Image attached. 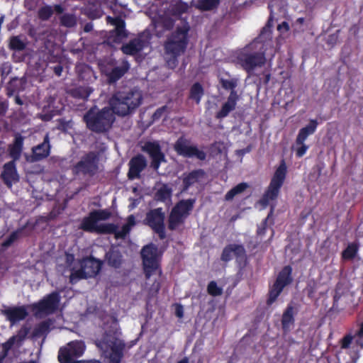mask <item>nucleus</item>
<instances>
[{
  "label": "nucleus",
  "mask_w": 363,
  "mask_h": 363,
  "mask_svg": "<svg viewBox=\"0 0 363 363\" xmlns=\"http://www.w3.org/2000/svg\"><path fill=\"white\" fill-rule=\"evenodd\" d=\"M195 203V199H182L178 201L172 209L186 218L192 211Z\"/></svg>",
  "instance_id": "nucleus-27"
},
{
  "label": "nucleus",
  "mask_w": 363,
  "mask_h": 363,
  "mask_svg": "<svg viewBox=\"0 0 363 363\" xmlns=\"http://www.w3.org/2000/svg\"><path fill=\"white\" fill-rule=\"evenodd\" d=\"M143 95L138 89L116 91L109 99L110 108L114 115L126 116L132 114L140 106Z\"/></svg>",
  "instance_id": "nucleus-3"
},
{
  "label": "nucleus",
  "mask_w": 363,
  "mask_h": 363,
  "mask_svg": "<svg viewBox=\"0 0 363 363\" xmlns=\"http://www.w3.org/2000/svg\"><path fill=\"white\" fill-rule=\"evenodd\" d=\"M130 69V64L123 60L121 66L113 67L107 74L109 83L113 84L121 79Z\"/></svg>",
  "instance_id": "nucleus-25"
},
{
  "label": "nucleus",
  "mask_w": 363,
  "mask_h": 363,
  "mask_svg": "<svg viewBox=\"0 0 363 363\" xmlns=\"http://www.w3.org/2000/svg\"><path fill=\"white\" fill-rule=\"evenodd\" d=\"M74 261V256L72 254H67L66 255V264L67 266L70 267L73 262Z\"/></svg>",
  "instance_id": "nucleus-62"
},
{
  "label": "nucleus",
  "mask_w": 363,
  "mask_h": 363,
  "mask_svg": "<svg viewBox=\"0 0 363 363\" xmlns=\"http://www.w3.org/2000/svg\"><path fill=\"white\" fill-rule=\"evenodd\" d=\"M50 323L48 320L42 321L36 325L33 331V336L40 337L43 334L48 333L50 330Z\"/></svg>",
  "instance_id": "nucleus-46"
},
{
  "label": "nucleus",
  "mask_w": 363,
  "mask_h": 363,
  "mask_svg": "<svg viewBox=\"0 0 363 363\" xmlns=\"http://www.w3.org/2000/svg\"><path fill=\"white\" fill-rule=\"evenodd\" d=\"M206 172L202 169H194L189 172H185L182 174V186L180 191L181 194L186 193L189 189L199 182L204 178Z\"/></svg>",
  "instance_id": "nucleus-16"
},
{
  "label": "nucleus",
  "mask_w": 363,
  "mask_h": 363,
  "mask_svg": "<svg viewBox=\"0 0 363 363\" xmlns=\"http://www.w3.org/2000/svg\"><path fill=\"white\" fill-rule=\"evenodd\" d=\"M172 191L167 184H163L155 193V200L161 202H165L172 197Z\"/></svg>",
  "instance_id": "nucleus-42"
},
{
  "label": "nucleus",
  "mask_w": 363,
  "mask_h": 363,
  "mask_svg": "<svg viewBox=\"0 0 363 363\" xmlns=\"http://www.w3.org/2000/svg\"><path fill=\"white\" fill-rule=\"evenodd\" d=\"M295 315L294 307L292 304H288L282 313L281 319V329L284 334H288L293 329L295 323Z\"/></svg>",
  "instance_id": "nucleus-22"
},
{
  "label": "nucleus",
  "mask_w": 363,
  "mask_h": 363,
  "mask_svg": "<svg viewBox=\"0 0 363 363\" xmlns=\"http://www.w3.org/2000/svg\"><path fill=\"white\" fill-rule=\"evenodd\" d=\"M247 187L248 184L245 182L238 184L226 193L225 199L226 201L233 200L236 195L242 193Z\"/></svg>",
  "instance_id": "nucleus-43"
},
{
  "label": "nucleus",
  "mask_w": 363,
  "mask_h": 363,
  "mask_svg": "<svg viewBox=\"0 0 363 363\" xmlns=\"http://www.w3.org/2000/svg\"><path fill=\"white\" fill-rule=\"evenodd\" d=\"M127 37L128 33L126 30H121L119 33L117 32V30H111L109 31L104 43L111 47H114L116 44H120L122 40Z\"/></svg>",
  "instance_id": "nucleus-31"
},
{
  "label": "nucleus",
  "mask_w": 363,
  "mask_h": 363,
  "mask_svg": "<svg viewBox=\"0 0 363 363\" xmlns=\"http://www.w3.org/2000/svg\"><path fill=\"white\" fill-rule=\"evenodd\" d=\"M50 138L47 133L44 137L43 143L32 147L31 155L27 158V160L30 162L41 161L50 155Z\"/></svg>",
  "instance_id": "nucleus-15"
},
{
  "label": "nucleus",
  "mask_w": 363,
  "mask_h": 363,
  "mask_svg": "<svg viewBox=\"0 0 363 363\" xmlns=\"http://www.w3.org/2000/svg\"><path fill=\"white\" fill-rule=\"evenodd\" d=\"M1 313L12 324L24 320L28 315L25 306L8 307L2 310Z\"/></svg>",
  "instance_id": "nucleus-19"
},
{
  "label": "nucleus",
  "mask_w": 363,
  "mask_h": 363,
  "mask_svg": "<svg viewBox=\"0 0 363 363\" xmlns=\"http://www.w3.org/2000/svg\"><path fill=\"white\" fill-rule=\"evenodd\" d=\"M175 9L179 13H182L187 11L188 5L186 3L180 4L177 5Z\"/></svg>",
  "instance_id": "nucleus-60"
},
{
  "label": "nucleus",
  "mask_w": 363,
  "mask_h": 363,
  "mask_svg": "<svg viewBox=\"0 0 363 363\" xmlns=\"http://www.w3.org/2000/svg\"><path fill=\"white\" fill-rule=\"evenodd\" d=\"M118 226L114 223H103L98 226V234H113L115 235Z\"/></svg>",
  "instance_id": "nucleus-47"
},
{
  "label": "nucleus",
  "mask_w": 363,
  "mask_h": 363,
  "mask_svg": "<svg viewBox=\"0 0 363 363\" xmlns=\"http://www.w3.org/2000/svg\"><path fill=\"white\" fill-rule=\"evenodd\" d=\"M79 264H82L89 278L94 277L101 271L102 262L93 257H84L79 260Z\"/></svg>",
  "instance_id": "nucleus-21"
},
{
  "label": "nucleus",
  "mask_w": 363,
  "mask_h": 363,
  "mask_svg": "<svg viewBox=\"0 0 363 363\" xmlns=\"http://www.w3.org/2000/svg\"><path fill=\"white\" fill-rule=\"evenodd\" d=\"M175 315L177 317L181 318L184 316V308L181 304H177L175 309Z\"/></svg>",
  "instance_id": "nucleus-59"
},
{
  "label": "nucleus",
  "mask_w": 363,
  "mask_h": 363,
  "mask_svg": "<svg viewBox=\"0 0 363 363\" xmlns=\"http://www.w3.org/2000/svg\"><path fill=\"white\" fill-rule=\"evenodd\" d=\"M318 125V121L315 119L310 120L309 123L306 126L299 130L296 139V144H302L304 143L310 135L315 132Z\"/></svg>",
  "instance_id": "nucleus-28"
},
{
  "label": "nucleus",
  "mask_w": 363,
  "mask_h": 363,
  "mask_svg": "<svg viewBox=\"0 0 363 363\" xmlns=\"http://www.w3.org/2000/svg\"><path fill=\"white\" fill-rule=\"evenodd\" d=\"M53 71L57 76L60 77L63 71V67L62 65H57L53 67Z\"/></svg>",
  "instance_id": "nucleus-63"
},
{
  "label": "nucleus",
  "mask_w": 363,
  "mask_h": 363,
  "mask_svg": "<svg viewBox=\"0 0 363 363\" xmlns=\"http://www.w3.org/2000/svg\"><path fill=\"white\" fill-rule=\"evenodd\" d=\"M84 14L91 20L98 19L101 17V10L96 6H89L85 9Z\"/></svg>",
  "instance_id": "nucleus-48"
},
{
  "label": "nucleus",
  "mask_w": 363,
  "mask_h": 363,
  "mask_svg": "<svg viewBox=\"0 0 363 363\" xmlns=\"http://www.w3.org/2000/svg\"><path fill=\"white\" fill-rule=\"evenodd\" d=\"M235 256L238 262L245 261L247 258L246 250L242 245L228 244L223 250L220 259L228 262Z\"/></svg>",
  "instance_id": "nucleus-14"
},
{
  "label": "nucleus",
  "mask_w": 363,
  "mask_h": 363,
  "mask_svg": "<svg viewBox=\"0 0 363 363\" xmlns=\"http://www.w3.org/2000/svg\"><path fill=\"white\" fill-rule=\"evenodd\" d=\"M237 61L242 69L251 75L255 69L260 68L265 65V52L257 50L256 44L250 43L238 53Z\"/></svg>",
  "instance_id": "nucleus-5"
},
{
  "label": "nucleus",
  "mask_w": 363,
  "mask_h": 363,
  "mask_svg": "<svg viewBox=\"0 0 363 363\" xmlns=\"http://www.w3.org/2000/svg\"><path fill=\"white\" fill-rule=\"evenodd\" d=\"M98 162L99 156L97 153L93 151L89 152L73 166L72 168V173L74 175L82 174L94 176L99 169Z\"/></svg>",
  "instance_id": "nucleus-9"
},
{
  "label": "nucleus",
  "mask_w": 363,
  "mask_h": 363,
  "mask_svg": "<svg viewBox=\"0 0 363 363\" xmlns=\"http://www.w3.org/2000/svg\"><path fill=\"white\" fill-rule=\"evenodd\" d=\"M54 116L55 114L52 112H50L41 114L40 118L42 121L48 122L51 121Z\"/></svg>",
  "instance_id": "nucleus-58"
},
{
  "label": "nucleus",
  "mask_w": 363,
  "mask_h": 363,
  "mask_svg": "<svg viewBox=\"0 0 363 363\" xmlns=\"http://www.w3.org/2000/svg\"><path fill=\"white\" fill-rule=\"evenodd\" d=\"M354 337H363V322L360 324L359 329L355 333Z\"/></svg>",
  "instance_id": "nucleus-64"
},
{
  "label": "nucleus",
  "mask_w": 363,
  "mask_h": 363,
  "mask_svg": "<svg viewBox=\"0 0 363 363\" xmlns=\"http://www.w3.org/2000/svg\"><path fill=\"white\" fill-rule=\"evenodd\" d=\"M8 110V103L6 101L0 102V116H4Z\"/></svg>",
  "instance_id": "nucleus-61"
},
{
  "label": "nucleus",
  "mask_w": 363,
  "mask_h": 363,
  "mask_svg": "<svg viewBox=\"0 0 363 363\" xmlns=\"http://www.w3.org/2000/svg\"><path fill=\"white\" fill-rule=\"evenodd\" d=\"M28 330H26L24 334L22 337L18 335H13L10 338L8 339L7 341L2 343L1 347L2 350L0 352V363L3 362V360L8 356L9 351L11 350L13 346L15 345L16 341H21L25 336L27 335Z\"/></svg>",
  "instance_id": "nucleus-30"
},
{
  "label": "nucleus",
  "mask_w": 363,
  "mask_h": 363,
  "mask_svg": "<svg viewBox=\"0 0 363 363\" xmlns=\"http://www.w3.org/2000/svg\"><path fill=\"white\" fill-rule=\"evenodd\" d=\"M240 96H234V94H229L227 101L222 105L221 108L216 114V118L222 119L227 117L229 113L236 108Z\"/></svg>",
  "instance_id": "nucleus-24"
},
{
  "label": "nucleus",
  "mask_w": 363,
  "mask_h": 363,
  "mask_svg": "<svg viewBox=\"0 0 363 363\" xmlns=\"http://www.w3.org/2000/svg\"><path fill=\"white\" fill-rule=\"evenodd\" d=\"M283 290V288L274 283L268 291L267 299L266 301L267 305L269 306H272L277 301Z\"/></svg>",
  "instance_id": "nucleus-41"
},
{
  "label": "nucleus",
  "mask_w": 363,
  "mask_h": 363,
  "mask_svg": "<svg viewBox=\"0 0 363 363\" xmlns=\"http://www.w3.org/2000/svg\"><path fill=\"white\" fill-rule=\"evenodd\" d=\"M53 14V9L51 6L46 5L39 9L38 16L41 21H48Z\"/></svg>",
  "instance_id": "nucleus-49"
},
{
  "label": "nucleus",
  "mask_w": 363,
  "mask_h": 363,
  "mask_svg": "<svg viewBox=\"0 0 363 363\" xmlns=\"http://www.w3.org/2000/svg\"><path fill=\"white\" fill-rule=\"evenodd\" d=\"M293 282L292 267L290 265L284 266L278 273L274 284L284 289Z\"/></svg>",
  "instance_id": "nucleus-26"
},
{
  "label": "nucleus",
  "mask_w": 363,
  "mask_h": 363,
  "mask_svg": "<svg viewBox=\"0 0 363 363\" xmlns=\"http://www.w3.org/2000/svg\"><path fill=\"white\" fill-rule=\"evenodd\" d=\"M86 350L83 340H75L69 342L59 349L57 359L60 363H74L82 357Z\"/></svg>",
  "instance_id": "nucleus-8"
},
{
  "label": "nucleus",
  "mask_w": 363,
  "mask_h": 363,
  "mask_svg": "<svg viewBox=\"0 0 363 363\" xmlns=\"http://www.w3.org/2000/svg\"><path fill=\"white\" fill-rule=\"evenodd\" d=\"M147 45V41L142 38H135L122 45L123 54L134 56L140 52Z\"/></svg>",
  "instance_id": "nucleus-20"
},
{
  "label": "nucleus",
  "mask_w": 363,
  "mask_h": 363,
  "mask_svg": "<svg viewBox=\"0 0 363 363\" xmlns=\"http://www.w3.org/2000/svg\"><path fill=\"white\" fill-rule=\"evenodd\" d=\"M111 216V213L108 209L93 210L82 219L79 228L88 233H97V223L99 220H108Z\"/></svg>",
  "instance_id": "nucleus-13"
},
{
  "label": "nucleus",
  "mask_w": 363,
  "mask_h": 363,
  "mask_svg": "<svg viewBox=\"0 0 363 363\" xmlns=\"http://www.w3.org/2000/svg\"><path fill=\"white\" fill-rule=\"evenodd\" d=\"M106 21L108 23L114 26L115 28L113 30H117V32L119 33L121 30H126L125 21L120 16L111 17L108 16L106 17Z\"/></svg>",
  "instance_id": "nucleus-44"
},
{
  "label": "nucleus",
  "mask_w": 363,
  "mask_h": 363,
  "mask_svg": "<svg viewBox=\"0 0 363 363\" xmlns=\"http://www.w3.org/2000/svg\"><path fill=\"white\" fill-rule=\"evenodd\" d=\"M165 214L162 208L150 210L145 216L144 223L158 235L160 239L166 238L164 226Z\"/></svg>",
  "instance_id": "nucleus-12"
},
{
  "label": "nucleus",
  "mask_w": 363,
  "mask_h": 363,
  "mask_svg": "<svg viewBox=\"0 0 363 363\" xmlns=\"http://www.w3.org/2000/svg\"><path fill=\"white\" fill-rule=\"evenodd\" d=\"M140 257L145 279H150L155 274L161 275L162 271L160 266V256L157 245L150 243L143 246L140 252Z\"/></svg>",
  "instance_id": "nucleus-6"
},
{
  "label": "nucleus",
  "mask_w": 363,
  "mask_h": 363,
  "mask_svg": "<svg viewBox=\"0 0 363 363\" xmlns=\"http://www.w3.org/2000/svg\"><path fill=\"white\" fill-rule=\"evenodd\" d=\"M186 218L172 208L168 218V228L174 230L183 224Z\"/></svg>",
  "instance_id": "nucleus-34"
},
{
  "label": "nucleus",
  "mask_w": 363,
  "mask_h": 363,
  "mask_svg": "<svg viewBox=\"0 0 363 363\" xmlns=\"http://www.w3.org/2000/svg\"><path fill=\"white\" fill-rule=\"evenodd\" d=\"M207 292L212 296H219L223 294V289L217 285L216 281H211L207 286Z\"/></svg>",
  "instance_id": "nucleus-50"
},
{
  "label": "nucleus",
  "mask_w": 363,
  "mask_h": 363,
  "mask_svg": "<svg viewBox=\"0 0 363 363\" xmlns=\"http://www.w3.org/2000/svg\"><path fill=\"white\" fill-rule=\"evenodd\" d=\"M116 117L109 107L101 109L96 106L89 108L83 116L86 128L96 133H105L110 130L115 122Z\"/></svg>",
  "instance_id": "nucleus-4"
},
{
  "label": "nucleus",
  "mask_w": 363,
  "mask_h": 363,
  "mask_svg": "<svg viewBox=\"0 0 363 363\" xmlns=\"http://www.w3.org/2000/svg\"><path fill=\"white\" fill-rule=\"evenodd\" d=\"M61 26L66 28H72L77 24V19L74 14L65 13L60 18Z\"/></svg>",
  "instance_id": "nucleus-45"
},
{
  "label": "nucleus",
  "mask_w": 363,
  "mask_h": 363,
  "mask_svg": "<svg viewBox=\"0 0 363 363\" xmlns=\"http://www.w3.org/2000/svg\"><path fill=\"white\" fill-rule=\"evenodd\" d=\"M130 230V228L128 224H125L122 226L121 229L118 230H116V233L115 234V238L116 239H123L126 237V235L129 233Z\"/></svg>",
  "instance_id": "nucleus-52"
},
{
  "label": "nucleus",
  "mask_w": 363,
  "mask_h": 363,
  "mask_svg": "<svg viewBox=\"0 0 363 363\" xmlns=\"http://www.w3.org/2000/svg\"><path fill=\"white\" fill-rule=\"evenodd\" d=\"M91 93L89 86H78L70 90V95L79 99L86 100Z\"/></svg>",
  "instance_id": "nucleus-40"
},
{
  "label": "nucleus",
  "mask_w": 363,
  "mask_h": 363,
  "mask_svg": "<svg viewBox=\"0 0 363 363\" xmlns=\"http://www.w3.org/2000/svg\"><path fill=\"white\" fill-rule=\"evenodd\" d=\"M1 177L4 183L9 188H11L13 183H16L19 181L16 162L10 161L4 164Z\"/></svg>",
  "instance_id": "nucleus-18"
},
{
  "label": "nucleus",
  "mask_w": 363,
  "mask_h": 363,
  "mask_svg": "<svg viewBox=\"0 0 363 363\" xmlns=\"http://www.w3.org/2000/svg\"><path fill=\"white\" fill-rule=\"evenodd\" d=\"M204 94L203 86L199 82H195L190 88L189 98L199 104Z\"/></svg>",
  "instance_id": "nucleus-35"
},
{
  "label": "nucleus",
  "mask_w": 363,
  "mask_h": 363,
  "mask_svg": "<svg viewBox=\"0 0 363 363\" xmlns=\"http://www.w3.org/2000/svg\"><path fill=\"white\" fill-rule=\"evenodd\" d=\"M359 245L357 242L349 243L346 248L342 252L341 256L343 260H352L355 258L359 251Z\"/></svg>",
  "instance_id": "nucleus-36"
},
{
  "label": "nucleus",
  "mask_w": 363,
  "mask_h": 363,
  "mask_svg": "<svg viewBox=\"0 0 363 363\" xmlns=\"http://www.w3.org/2000/svg\"><path fill=\"white\" fill-rule=\"evenodd\" d=\"M219 83L221 85V87L225 91H230V94H233L234 96H239L237 91L235 90L236 87L238 85L239 79L236 77H232L230 79H224L220 78L219 79Z\"/></svg>",
  "instance_id": "nucleus-33"
},
{
  "label": "nucleus",
  "mask_w": 363,
  "mask_h": 363,
  "mask_svg": "<svg viewBox=\"0 0 363 363\" xmlns=\"http://www.w3.org/2000/svg\"><path fill=\"white\" fill-rule=\"evenodd\" d=\"M220 0H196V7L203 11H209L216 9Z\"/></svg>",
  "instance_id": "nucleus-37"
},
{
  "label": "nucleus",
  "mask_w": 363,
  "mask_h": 363,
  "mask_svg": "<svg viewBox=\"0 0 363 363\" xmlns=\"http://www.w3.org/2000/svg\"><path fill=\"white\" fill-rule=\"evenodd\" d=\"M120 335L118 328H112L106 330L101 338L95 341L102 355L108 359V363H121L124 357L126 344Z\"/></svg>",
  "instance_id": "nucleus-2"
},
{
  "label": "nucleus",
  "mask_w": 363,
  "mask_h": 363,
  "mask_svg": "<svg viewBox=\"0 0 363 363\" xmlns=\"http://www.w3.org/2000/svg\"><path fill=\"white\" fill-rule=\"evenodd\" d=\"M353 336L351 335H346L342 340H341V347L342 349H347L349 348L352 341L353 340Z\"/></svg>",
  "instance_id": "nucleus-53"
},
{
  "label": "nucleus",
  "mask_w": 363,
  "mask_h": 363,
  "mask_svg": "<svg viewBox=\"0 0 363 363\" xmlns=\"http://www.w3.org/2000/svg\"><path fill=\"white\" fill-rule=\"evenodd\" d=\"M190 140L182 135L174 143L173 145L174 150L178 155L183 157H196L199 160H205L206 158V152L199 150L196 145H190Z\"/></svg>",
  "instance_id": "nucleus-10"
},
{
  "label": "nucleus",
  "mask_w": 363,
  "mask_h": 363,
  "mask_svg": "<svg viewBox=\"0 0 363 363\" xmlns=\"http://www.w3.org/2000/svg\"><path fill=\"white\" fill-rule=\"evenodd\" d=\"M18 238L17 231L12 232L9 236L1 243V247L4 249L10 247Z\"/></svg>",
  "instance_id": "nucleus-51"
},
{
  "label": "nucleus",
  "mask_w": 363,
  "mask_h": 363,
  "mask_svg": "<svg viewBox=\"0 0 363 363\" xmlns=\"http://www.w3.org/2000/svg\"><path fill=\"white\" fill-rule=\"evenodd\" d=\"M128 165V178L130 180H133L140 177L141 172L147 166V161L143 155H138L131 158Z\"/></svg>",
  "instance_id": "nucleus-17"
},
{
  "label": "nucleus",
  "mask_w": 363,
  "mask_h": 363,
  "mask_svg": "<svg viewBox=\"0 0 363 363\" xmlns=\"http://www.w3.org/2000/svg\"><path fill=\"white\" fill-rule=\"evenodd\" d=\"M107 263L116 269L121 267L123 256L118 250L111 249L106 254Z\"/></svg>",
  "instance_id": "nucleus-32"
},
{
  "label": "nucleus",
  "mask_w": 363,
  "mask_h": 363,
  "mask_svg": "<svg viewBox=\"0 0 363 363\" xmlns=\"http://www.w3.org/2000/svg\"><path fill=\"white\" fill-rule=\"evenodd\" d=\"M287 174V167L284 159L280 161L279 167L276 169L270 183L265 191L263 198L266 201L275 200L279 194Z\"/></svg>",
  "instance_id": "nucleus-7"
},
{
  "label": "nucleus",
  "mask_w": 363,
  "mask_h": 363,
  "mask_svg": "<svg viewBox=\"0 0 363 363\" xmlns=\"http://www.w3.org/2000/svg\"><path fill=\"white\" fill-rule=\"evenodd\" d=\"M60 295L57 291H53L40 299L38 302L30 306L35 315L39 314L50 315L53 313L57 308L60 301Z\"/></svg>",
  "instance_id": "nucleus-11"
},
{
  "label": "nucleus",
  "mask_w": 363,
  "mask_h": 363,
  "mask_svg": "<svg viewBox=\"0 0 363 363\" xmlns=\"http://www.w3.org/2000/svg\"><path fill=\"white\" fill-rule=\"evenodd\" d=\"M297 145H300L296 149V155L297 157H302L306 152L307 150L308 149V146L306 145L304 143L302 144H296Z\"/></svg>",
  "instance_id": "nucleus-56"
},
{
  "label": "nucleus",
  "mask_w": 363,
  "mask_h": 363,
  "mask_svg": "<svg viewBox=\"0 0 363 363\" xmlns=\"http://www.w3.org/2000/svg\"><path fill=\"white\" fill-rule=\"evenodd\" d=\"M142 150L147 153L151 159L165 156L158 141L145 142Z\"/></svg>",
  "instance_id": "nucleus-29"
},
{
  "label": "nucleus",
  "mask_w": 363,
  "mask_h": 363,
  "mask_svg": "<svg viewBox=\"0 0 363 363\" xmlns=\"http://www.w3.org/2000/svg\"><path fill=\"white\" fill-rule=\"evenodd\" d=\"M167 106H163L162 107L158 108L155 113L152 114V120L153 121H157L159 120L164 113V112L167 111Z\"/></svg>",
  "instance_id": "nucleus-54"
},
{
  "label": "nucleus",
  "mask_w": 363,
  "mask_h": 363,
  "mask_svg": "<svg viewBox=\"0 0 363 363\" xmlns=\"http://www.w3.org/2000/svg\"><path fill=\"white\" fill-rule=\"evenodd\" d=\"M151 167L157 170L162 162H166L165 156L157 158L151 159Z\"/></svg>",
  "instance_id": "nucleus-55"
},
{
  "label": "nucleus",
  "mask_w": 363,
  "mask_h": 363,
  "mask_svg": "<svg viewBox=\"0 0 363 363\" xmlns=\"http://www.w3.org/2000/svg\"><path fill=\"white\" fill-rule=\"evenodd\" d=\"M24 137L21 134L15 135L14 140L8 147L9 155L12 159L11 161L16 162L21 158L23 149Z\"/></svg>",
  "instance_id": "nucleus-23"
},
{
  "label": "nucleus",
  "mask_w": 363,
  "mask_h": 363,
  "mask_svg": "<svg viewBox=\"0 0 363 363\" xmlns=\"http://www.w3.org/2000/svg\"><path fill=\"white\" fill-rule=\"evenodd\" d=\"M189 26H177L170 33L164 42V57L167 67L174 69L179 63L178 58L185 53L189 45Z\"/></svg>",
  "instance_id": "nucleus-1"
},
{
  "label": "nucleus",
  "mask_w": 363,
  "mask_h": 363,
  "mask_svg": "<svg viewBox=\"0 0 363 363\" xmlns=\"http://www.w3.org/2000/svg\"><path fill=\"white\" fill-rule=\"evenodd\" d=\"M79 265L80 268L79 269H75L74 268L70 269L69 283L72 285L75 284L81 279L89 278L86 272V269H84L82 264Z\"/></svg>",
  "instance_id": "nucleus-39"
},
{
  "label": "nucleus",
  "mask_w": 363,
  "mask_h": 363,
  "mask_svg": "<svg viewBox=\"0 0 363 363\" xmlns=\"http://www.w3.org/2000/svg\"><path fill=\"white\" fill-rule=\"evenodd\" d=\"M267 218H266L263 222L261 223L259 226H258L257 230V234L258 235L262 236L265 234L266 230H267Z\"/></svg>",
  "instance_id": "nucleus-57"
},
{
  "label": "nucleus",
  "mask_w": 363,
  "mask_h": 363,
  "mask_svg": "<svg viewBox=\"0 0 363 363\" xmlns=\"http://www.w3.org/2000/svg\"><path fill=\"white\" fill-rule=\"evenodd\" d=\"M27 43L21 39V35H13L9 38V48L13 51H23L26 49Z\"/></svg>",
  "instance_id": "nucleus-38"
}]
</instances>
